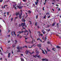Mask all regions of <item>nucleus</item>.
Wrapping results in <instances>:
<instances>
[{
	"label": "nucleus",
	"instance_id": "obj_10",
	"mask_svg": "<svg viewBox=\"0 0 61 61\" xmlns=\"http://www.w3.org/2000/svg\"><path fill=\"white\" fill-rule=\"evenodd\" d=\"M38 46L39 47H41V44H39L38 45Z\"/></svg>",
	"mask_w": 61,
	"mask_h": 61
},
{
	"label": "nucleus",
	"instance_id": "obj_4",
	"mask_svg": "<svg viewBox=\"0 0 61 61\" xmlns=\"http://www.w3.org/2000/svg\"><path fill=\"white\" fill-rule=\"evenodd\" d=\"M17 49L18 50H20V49H22V47H20V46L18 47H17Z\"/></svg>",
	"mask_w": 61,
	"mask_h": 61
},
{
	"label": "nucleus",
	"instance_id": "obj_27",
	"mask_svg": "<svg viewBox=\"0 0 61 61\" xmlns=\"http://www.w3.org/2000/svg\"><path fill=\"white\" fill-rule=\"evenodd\" d=\"M46 61H48V59H45V60Z\"/></svg>",
	"mask_w": 61,
	"mask_h": 61
},
{
	"label": "nucleus",
	"instance_id": "obj_5",
	"mask_svg": "<svg viewBox=\"0 0 61 61\" xmlns=\"http://www.w3.org/2000/svg\"><path fill=\"white\" fill-rule=\"evenodd\" d=\"M25 31H24L22 30V31H21V33H22L23 32L25 33H26V32H28V31L27 30H25Z\"/></svg>",
	"mask_w": 61,
	"mask_h": 61
},
{
	"label": "nucleus",
	"instance_id": "obj_9",
	"mask_svg": "<svg viewBox=\"0 0 61 61\" xmlns=\"http://www.w3.org/2000/svg\"><path fill=\"white\" fill-rule=\"evenodd\" d=\"M7 6V5H5L4 6V7H3V6H2V8H5V6Z\"/></svg>",
	"mask_w": 61,
	"mask_h": 61
},
{
	"label": "nucleus",
	"instance_id": "obj_6",
	"mask_svg": "<svg viewBox=\"0 0 61 61\" xmlns=\"http://www.w3.org/2000/svg\"><path fill=\"white\" fill-rule=\"evenodd\" d=\"M35 3L36 5H37V4H38V0H37L36 2H35Z\"/></svg>",
	"mask_w": 61,
	"mask_h": 61
},
{
	"label": "nucleus",
	"instance_id": "obj_32",
	"mask_svg": "<svg viewBox=\"0 0 61 61\" xmlns=\"http://www.w3.org/2000/svg\"><path fill=\"white\" fill-rule=\"evenodd\" d=\"M55 23H54L52 25V26H54V25H55Z\"/></svg>",
	"mask_w": 61,
	"mask_h": 61
},
{
	"label": "nucleus",
	"instance_id": "obj_38",
	"mask_svg": "<svg viewBox=\"0 0 61 61\" xmlns=\"http://www.w3.org/2000/svg\"><path fill=\"white\" fill-rule=\"evenodd\" d=\"M12 46L14 47H15V46L14 45H12Z\"/></svg>",
	"mask_w": 61,
	"mask_h": 61
},
{
	"label": "nucleus",
	"instance_id": "obj_16",
	"mask_svg": "<svg viewBox=\"0 0 61 61\" xmlns=\"http://www.w3.org/2000/svg\"><path fill=\"white\" fill-rule=\"evenodd\" d=\"M10 53H9L8 54V57L9 58V57H10Z\"/></svg>",
	"mask_w": 61,
	"mask_h": 61
},
{
	"label": "nucleus",
	"instance_id": "obj_37",
	"mask_svg": "<svg viewBox=\"0 0 61 61\" xmlns=\"http://www.w3.org/2000/svg\"><path fill=\"white\" fill-rule=\"evenodd\" d=\"M36 19H37V18H38V15H37L36 16Z\"/></svg>",
	"mask_w": 61,
	"mask_h": 61
},
{
	"label": "nucleus",
	"instance_id": "obj_24",
	"mask_svg": "<svg viewBox=\"0 0 61 61\" xmlns=\"http://www.w3.org/2000/svg\"><path fill=\"white\" fill-rule=\"evenodd\" d=\"M33 7H34H34H36V6H35V4H33Z\"/></svg>",
	"mask_w": 61,
	"mask_h": 61
},
{
	"label": "nucleus",
	"instance_id": "obj_14",
	"mask_svg": "<svg viewBox=\"0 0 61 61\" xmlns=\"http://www.w3.org/2000/svg\"><path fill=\"white\" fill-rule=\"evenodd\" d=\"M29 14H31V11L30 10H28L27 11Z\"/></svg>",
	"mask_w": 61,
	"mask_h": 61
},
{
	"label": "nucleus",
	"instance_id": "obj_41",
	"mask_svg": "<svg viewBox=\"0 0 61 61\" xmlns=\"http://www.w3.org/2000/svg\"><path fill=\"white\" fill-rule=\"evenodd\" d=\"M45 52L46 53V54H47V51H46V50H45Z\"/></svg>",
	"mask_w": 61,
	"mask_h": 61
},
{
	"label": "nucleus",
	"instance_id": "obj_23",
	"mask_svg": "<svg viewBox=\"0 0 61 61\" xmlns=\"http://www.w3.org/2000/svg\"><path fill=\"white\" fill-rule=\"evenodd\" d=\"M43 18L44 19L46 18V15H45L44 17Z\"/></svg>",
	"mask_w": 61,
	"mask_h": 61
},
{
	"label": "nucleus",
	"instance_id": "obj_8",
	"mask_svg": "<svg viewBox=\"0 0 61 61\" xmlns=\"http://www.w3.org/2000/svg\"><path fill=\"white\" fill-rule=\"evenodd\" d=\"M41 50L42 51V53L43 54H46L45 53V51H44L42 50V49H41Z\"/></svg>",
	"mask_w": 61,
	"mask_h": 61
},
{
	"label": "nucleus",
	"instance_id": "obj_53",
	"mask_svg": "<svg viewBox=\"0 0 61 61\" xmlns=\"http://www.w3.org/2000/svg\"><path fill=\"white\" fill-rule=\"evenodd\" d=\"M20 56H23V54H21Z\"/></svg>",
	"mask_w": 61,
	"mask_h": 61
},
{
	"label": "nucleus",
	"instance_id": "obj_11",
	"mask_svg": "<svg viewBox=\"0 0 61 61\" xmlns=\"http://www.w3.org/2000/svg\"><path fill=\"white\" fill-rule=\"evenodd\" d=\"M20 13V12H19L16 13V16H17V15H20V14H19Z\"/></svg>",
	"mask_w": 61,
	"mask_h": 61
},
{
	"label": "nucleus",
	"instance_id": "obj_28",
	"mask_svg": "<svg viewBox=\"0 0 61 61\" xmlns=\"http://www.w3.org/2000/svg\"><path fill=\"white\" fill-rule=\"evenodd\" d=\"M58 25H59L58 23L56 25L58 27L59 26Z\"/></svg>",
	"mask_w": 61,
	"mask_h": 61
},
{
	"label": "nucleus",
	"instance_id": "obj_60",
	"mask_svg": "<svg viewBox=\"0 0 61 61\" xmlns=\"http://www.w3.org/2000/svg\"><path fill=\"white\" fill-rule=\"evenodd\" d=\"M5 14H6V12H5L4 13V15H5Z\"/></svg>",
	"mask_w": 61,
	"mask_h": 61
},
{
	"label": "nucleus",
	"instance_id": "obj_42",
	"mask_svg": "<svg viewBox=\"0 0 61 61\" xmlns=\"http://www.w3.org/2000/svg\"><path fill=\"white\" fill-rule=\"evenodd\" d=\"M46 38L45 37V41H46Z\"/></svg>",
	"mask_w": 61,
	"mask_h": 61
},
{
	"label": "nucleus",
	"instance_id": "obj_26",
	"mask_svg": "<svg viewBox=\"0 0 61 61\" xmlns=\"http://www.w3.org/2000/svg\"><path fill=\"white\" fill-rule=\"evenodd\" d=\"M45 59H42V61H45Z\"/></svg>",
	"mask_w": 61,
	"mask_h": 61
},
{
	"label": "nucleus",
	"instance_id": "obj_49",
	"mask_svg": "<svg viewBox=\"0 0 61 61\" xmlns=\"http://www.w3.org/2000/svg\"><path fill=\"white\" fill-rule=\"evenodd\" d=\"M46 15H49V13H46Z\"/></svg>",
	"mask_w": 61,
	"mask_h": 61
},
{
	"label": "nucleus",
	"instance_id": "obj_48",
	"mask_svg": "<svg viewBox=\"0 0 61 61\" xmlns=\"http://www.w3.org/2000/svg\"><path fill=\"white\" fill-rule=\"evenodd\" d=\"M26 47V48H27V46H24L23 47Z\"/></svg>",
	"mask_w": 61,
	"mask_h": 61
},
{
	"label": "nucleus",
	"instance_id": "obj_46",
	"mask_svg": "<svg viewBox=\"0 0 61 61\" xmlns=\"http://www.w3.org/2000/svg\"><path fill=\"white\" fill-rule=\"evenodd\" d=\"M52 11H55V10H54V9H52Z\"/></svg>",
	"mask_w": 61,
	"mask_h": 61
},
{
	"label": "nucleus",
	"instance_id": "obj_19",
	"mask_svg": "<svg viewBox=\"0 0 61 61\" xmlns=\"http://www.w3.org/2000/svg\"><path fill=\"white\" fill-rule=\"evenodd\" d=\"M37 55H35V56H34V57H35V58H36V56H37Z\"/></svg>",
	"mask_w": 61,
	"mask_h": 61
},
{
	"label": "nucleus",
	"instance_id": "obj_21",
	"mask_svg": "<svg viewBox=\"0 0 61 61\" xmlns=\"http://www.w3.org/2000/svg\"><path fill=\"white\" fill-rule=\"evenodd\" d=\"M47 51H50V50H49V49H48V48H47Z\"/></svg>",
	"mask_w": 61,
	"mask_h": 61
},
{
	"label": "nucleus",
	"instance_id": "obj_54",
	"mask_svg": "<svg viewBox=\"0 0 61 61\" xmlns=\"http://www.w3.org/2000/svg\"><path fill=\"white\" fill-rule=\"evenodd\" d=\"M25 14L27 16H28V15H27V13H25Z\"/></svg>",
	"mask_w": 61,
	"mask_h": 61
},
{
	"label": "nucleus",
	"instance_id": "obj_34",
	"mask_svg": "<svg viewBox=\"0 0 61 61\" xmlns=\"http://www.w3.org/2000/svg\"><path fill=\"white\" fill-rule=\"evenodd\" d=\"M50 15H49L47 17L48 18H50Z\"/></svg>",
	"mask_w": 61,
	"mask_h": 61
},
{
	"label": "nucleus",
	"instance_id": "obj_56",
	"mask_svg": "<svg viewBox=\"0 0 61 61\" xmlns=\"http://www.w3.org/2000/svg\"><path fill=\"white\" fill-rule=\"evenodd\" d=\"M19 34H21V32L20 31H19Z\"/></svg>",
	"mask_w": 61,
	"mask_h": 61
},
{
	"label": "nucleus",
	"instance_id": "obj_31",
	"mask_svg": "<svg viewBox=\"0 0 61 61\" xmlns=\"http://www.w3.org/2000/svg\"><path fill=\"white\" fill-rule=\"evenodd\" d=\"M9 12H8L7 13V15H9Z\"/></svg>",
	"mask_w": 61,
	"mask_h": 61
},
{
	"label": "nucleus",
	"instance_id": "obj_36",
	"mask_svg": "<svg viewBox=\"0 0 61 61\" xmlns=\"http://www.w3.org/2000/svg\"><path fill=\"white\" fill-rule=\"evenodd\" d=\"M34 53V51H33L32 52V53H31L30 52V54H33V53Z\"/></svg>",
	"mask_w": 61,
	"mask_h": 61
},
{
	"label": "nucleus",
	"instance_id": "obj_20",
	"mask_svg": "<svg viewBox=\"0 0 61 61\" xmlns=\"http://www.w3.org/2000/svg\"><path fill=\"white\" fill-rule=\"evenodd\" d=\"M21 61H24V59L23 58H21Z\"/></svg>",
	"mask_w": 61,
	"mask_h": 61
},
{
	"label": "nucleus",
	"instance_id": "obj_51",
	"mask_svg": "<svg viewBox=\"0 0 61 61\" xmlns=\"http://www.w3.org/2000/svg\"><path fill=\"white\" fill-rule=\"evenodd\" d=\"M17 18H18V17H15V19H17Z\"/></svg>",
	"mask_w": 61,
	"mask_h": 61
},
{
	"label": "nucleus",
	"instance_id": "obj_3",
	"mask_svg": "<svg viewBox=\"0 0 61 61\" xmlns=\"http://www.w3.org/2000/svg\"><path fill=\"white\" fill-rule=\"evenodd\" d=\"M20 15L19 16V17L20 18V19H22L21 15H22V10H20Z\"/></svg>",
	"mask_w": 61,
	"mask_h": 61
},
{
	"label": "nucleus",
	"instance_id": "obj_1",
	"mask_svg": "<svg viewBox=\"0 0 61 61\" xmlns=\"http://www.w3.org/2000/svg\"><path fill=\"white\" fill-rule=\"evenodd\" d=\"M13 6L14 8L15 9H17V8L16 7H17L19 9H22V8L23 7V6H18L16 5L15 4V5H13Z\"/></svg>",
	"mask_w": 61,
	"mask_h": 61
},
{
	"label": "nucleus",
	"instance_id": "obj_2",
	"mask_svg": "<svg viewBox=\"0 0 61 61\" xmlns=\"http://www.w3.org/2000/svg\"><path fill=\"white\" fill-rule=\"evenodd\" d=\"M22 25V27L23 29H25V28L24 26H25V27H26V26H25V23H22V24H19V26H21L22 25Z\"/></svg>",
	"mask_w": 61,
	"mask_h": 61
},
{
	"label": "nucleus",
	"instance_id": "obj_35",
	"mask_svg": "<svg viewBox=\"0 0 61 61\" xmlns=\"http://www.w3.org/2000/svg\"><path fill=\"white\" fill-rule=\"evenodd\" d=\"M29 30L30 34H31V31L30 30H29Z\"/></svg>",
	"mask_w": 61,
	"mask_h": 61
},
{
	"label": "nucleus",
	"instance_id": "obj_43",
	"mask_svg": "<svg viewBox=\"0 0 61 61\" xmlns=\"http://www.w3.org/2000/svg\"><path fill=\"white\" fill-rule=\"evenodd\" d=\"M3 0H0V2H2Z\"/></svg>",
	"mask_w": 61,
	"mask_h": 61
},
{
	"label": "nucleus",
	"instance_id": "obj_64",
	"mask_svg": "<svg viewBox=\"0 0 61 61\" xmlns=\"http://www.w3.org/2000/svg\"><path fill=\"white\" fill-rule=\"evenodd\" d=\"M56 6H59L58 5H56Z\"/></svg>",
	"mask_w": 61,
	"mask_h": 61
},
{
	"label": "nucleus",
	"instance_id": "obj_55",
	"mask_svg": "<svg viewBox=\"0 0 61 61\" xmlns=\"http://www.w3.org/2000/svg\"><path fill=\"white\" fill-rule=\"evenodd\" d=\"M23 1L24 2H25L26 0H23Z\"/></svg>",
	"mask_w": 61,
	"mask_h": 61
},
{
	"label": "nucleus",
	"instance_id": "obj_18",
	"mask_svg": "<svg viewBox=\"0 0 61 61\" xmlns=\"http://www.w3.org/2000/svg\"><path fill=\"white\" fill-rule=\"evenodd\" d=\"M14 33V35H15V36H16V34H15V31H14L13 32Z\"/></svg>",
	"mask_w": 61,
	"mask_h": 61
},
{
	"label": "nucleus",
	"instance_id": "obj_39",
	"mask_svg": "<svg viewBox=\"0 0 61 61\" xmlns=\"http://www.w3.org/2000/svg\"><path fill=\"white\" fill-rule=\"evenodd\" d=\"M17 52H21V51H20V50H18V51H17Z\"/></svg>",
	"mask_w": 61,
	"mask_h": 61
},
{
	"label": "nucleus",
	"instance_id": "obj_17",
	"mask_svg": "<svg viewBox=\"0 0 61 61\" xmlns=\"http://www.w3.org/2000/svg\"><path fill=\"white\" fill-rule=\"evenodd\" d=\"M56 47H57V48H60L61 47L59 46H57Z\"/></svg>",
	"mask_w": 61,
	"mask_h": 61
},
{
	"label": "nucleus",
	"instance_id": "obj_45",
	"mask_svg": "<svg viewBox=\"0 0 61 61\" xmlns=\"http://www.w3.org/2000/svg\"><path fill=\"white\" fill-rule=\"evenodd\" d=\"M19 36L20 38H22V36H21L20 35Z\"/></svg>",
	"mask_w": 61,
	"mask_h": 61
},
{
	"label": "nucleus",
	"instance_id": "obj_12",
	"mask_svg": "<svg viewBox=\"0 0 61 61\" xmlns=\"http://www.w3.org/2000/svg\"><path fill=\"white\" fill-rule=\"evenodd\" d=\"M21 20L22 22H25V20L24 19H22Z\"/></svg>",
	"mask_w": 61,
	"mask_h": 61
},
{
	"label": "nucleus",
	"instance_id": "obj_40",
	"mask_svg": "<svg viewBox=\"0 0 61 61\" xmlns=\"http://www.w3.org/2000/svg\"><path fill=\"white\" fill-rule=\"evenodd\" d=\"M58 10L59 11H60V9L59 8L58 9Z\"/></svg>",
	"mask_w": 61,
	"mask_h": 61
},
{
	"label": "nucleus",
	"instance_id": "obj_52",
	"mask_svg": "<svg viewBox=\"0 0 61 61\" xmlns=\"http://www.w3.org/2000/svg\"><path fill=\"white\" fill-rule=\"evenodd\" d=\"M40 35L42 36H43V34H40Z\"/></svg>",
	"mask_w": 61,
	"mask_h": 61
},
{
	"label": "nucleus",
	"instance_id": "obj_47",
	"mask_svg": "<svg viewBox=\"0 0 61 61\" xmlns=\"http://www.w3.org/2000/svg\"><path fill=\"white\" fill-rule=\"evenodd\" d=\"M42 9L43 10H45V9H44V7H43Z\"/></svg>",
	"mask_w": 61,
	"mask_h": 61
},
{
	"label": "nucleus",
	"instance_id": "obj_63",
	"mask_svg": "<svg viewBox=\"0 0 61 61\" xmlns=\"http://www.w3.org/2000/svg\"><path fill=\"white\" fill-rule=\"evenodd\" d=\"M38 33H39V34H40V31H38Z\"/></svg>",
	"mask_w": 61,
	"mask_h": 61
},
{
	"label": "nucleus",
	"instance_id": "obj_50",
	"mask_svg": "<svg viewBox=\"0 0 61 61\" xmlns=\"http://www.w3.org/2000/svg\"><path fill=\"white\" fill-rule=\"evenodd\" d=\"M43 34H45L46 33V32L44 31V32H43Z\"/></svg>",
	"mask_w": 61,
	"mask_h": 61
},
{
	"label": "nucleus",
	"instance_id": "obj_13",
	"mask_svg": "<svg viewBox=\"0 0 61 61\" xmlns=\"http://www.w3.org/2000/svg\"><path fill=\"white\" fill-rule=\"evenodd\" d=\"M15 43H14V44H17V41L16 40H15Z\"/></svg>",
	"mask_w": 61,
	"mask_h": 61
},
{
	"label": "nucleus",
	"instance_id": "obj_58",
	"mask_svg": "<svg viewBox=\"0 0 61 61\" xmlns=\"http://www.w3.org/2000/svg\"><path fill=\"white\" fill-rule=\"evenodd\" d=\"M0 48L1 49V50H2V51H3V49H2V47H1Z\"/></svg>",
	"mask_w": 61,
	"mask_h": 61
},
{
	"label": "nucleus",
	"instance_id": "obj_59",
	"mask_svg": "<svg viewBox=\"0 0 61 61\" xmlns=\"http://www.w3.org/2000/svg\"><path fill=\"white\" fill-rule=\"evenodd\" d=\"M42 39H43V40H44V37H43Z\"/></svg>",
	"mask_w": 61,
	"mask_h": 61
},
{
	"label": "nucleus",
	"instance_id": "obj_7",
	"mask_svg": "<svg viewBox=\"0 0 61 61\" xmlns=\"http://www.w3.org/2000/svg\"><path fill=\"white\" fill-rule=\"evenodd\" d=\"M29 52V51L26 50V51H25V53H26V55H27L28 53V52Z\"/></svg>",
	"mask_w": 61,
	"mask_h": 61
},
{
	"label": "nucleus",
	"instance_id": "obj_25",
	"mask_svg": "<svg viewBox=\"0 0 61 61\" xmlns=\"http://www.w3.org/2000/svg\"><path fill=\"white\" fill-rule=\"evenodd\" d=\"M52 49L53 50H54V51H55V49L54 48H53Z\"/></svg>",
	"mask_w": 61,
	"mask_h": 61
},
{
	"label": "nucleus",
	"instance_id": "obj_61",
	"mask_svg": "<svg viewBox=\"0 0 61 61\" xmlns=\"http://www.w3.org/2000/svg\"><path fill=\"white\" fill-rule=\"evenodd\" d=\"M0 54H1V55H3V54H2V53H1Z\"/></svg>",
	"mask_w": 61,
	"mask_h": 61
},
{
	"label": "nucleus",
	"instance_id": "obj_57",
	"mask_svg": "<svg viewBox=\"0 0 61 61\" xmlns=\"http://www.w3.org/2000/svg\"><path fill=\"white\" fill-rule=\"evenodd\" d=\"M47 43L48 44H50V42H49V41H48L47 42Z\"/></svg>",
	"mask_w": 61,
	"mask_h": 61
},
{
	"label": "nucleus",
	"instance_id": "obj_33",
	"mask_svg": "<svg viewBox=\"0 0 61 61\" xmlns=\"http://www.w3.org/2000/svg\"><path fill=\"white\" fill-rule=\"evenodd\" d=\"M20 36V35H19V34H17V37H18V36Z\"/></svg>",
	"mask_w": 61,
	"mask_h": 61
},
{
	"label": "nucleus",
	"instance_id": "obj_44",
	"mask_svg": "<svg viewBox=\"0 0 61 61\" xmlns=\"http://www.w3.org/2000/svg\"><path fill=\"white\" fill-rule=\"evenodd\" d=\"M37 57H38V58H39L40 57V55L38 56H37Z\"/></svg>",
	"mask_w": 61,
	"mask_h": 61
},
{
	"label": "nucleus",
	"instance_id": "obj_29",
	"mask_svg": "<svg viewBox=\"0 0 61 61\" xmlns=\"http://www.w3.org/2000/svg\"><path fill=\"white\" fill-rule=\"evenodd\" d=\"M37 22H36V23L35 24V25H36V26H37Z\"/></svg>",
	"mask_w": 61,
	"mask_h": 61
},
{
	"label": "nucleus",
	"instance_id": "obj_30",
	"mask_svg": "<svg viewBox=\"0 0 61 61\" xmlns=\"http://www.w3.org/2000/svg\"><path fill=\"white\" fill-rule=\"evenodd\" d=\"M29 22H30V25H31V24H32V22L31 21H29Z\"/></svg>",
	"mask_w": 61,
	"mask_h": 61
},
{
	"label": "nucleus",
	"instance_id": "obj_62",
	"mask_svg": "<svg viewBox=\"0 0 61 61\" xmlns=\"http://www.w3.org/2000/svg\"><path fill=\"white\" fill-rule=\"evenodd\" d=\"M28 39V38H25V40H26V39Z\"/></svg>",
	"mask_w": 61,
	"mask_h": 61
},
{
	"label": "nucleus",
	"instance_id": "obj_15",
	"mask_svg": "<svg viewBox=\"0 0 61 61\" xmlns=\"http://www.w3.org/2000/svg\"><path fill=\"white\" fill-rule=\"evenodd\" d=\"M38 38L39 40H40V42H42V40L40 39L39 38Z\"/></svg>",
	"mask_w": 61,
	"mask_h": 61
},
{
	"label": "nucleus",
	"instance_id": "obj_22",
	"mask_svg": "<svg viewBox=\"0 0 61 61\" xmlns=\"http://www.w3.org/2000/svg\"><path fill=\"white\" fill-rule=\"evenodd\" d=\"M10 20L11 21H13V18H11L10 19Z\"/></svg>",
	"mask_w": 61,
	"mask_h": 61
}]
</instances>
